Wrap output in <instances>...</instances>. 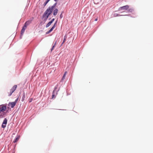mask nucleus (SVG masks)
I'll return each instance as SVG.
<instances>
[{
    "label": "nucleus",
    "mask_w": 153,
    "mask_h": 153,
    "mask_svg": "<svg viewBox=\"0 0 153 153\" xmlns=\"http://www.w3.org/2000/svg\"><path fill=\"white\" fill-rule=\"evenodd\" d=\"M57 22L56 21V22L52 26V27L46 33V34H48L51 33L54 29V28L56 27V24Z\"/></svg>",
    "instance_id": "7"
},
{
    "label": "nucleus",
    "mask_w": 153,
    "mask_h": 153,
    "mask_svg": "<svg viewBox=\"0 0 153 153\" xmlns=\"http://www.w3.org/2000/svg\"><path fill=\"white\" fill-rule=\"evenodd\" d=\"M17 87V85H15L13 86V87L10 90V91L11 92L13 93L16 90Z\"/></svg>",
    "instance_id": "10"
},
{
    "label": "nucleus",
    "mask_w": 153,
    "mask_h": 153,
    "mask_svg": "<svg viewBox=\"0 0 153 153\" xmlns=\"http://www.w3.org/2000/svg\"><path fill=\"white\" fill-rule=\"evenodd\" d=\"M134 11V9L133 8H130L128 10V12H132Z\"/></svg>",
    "instance_id": "20"
},
{
    "label": "nucleus",
    "mask_w": 153,
    "mask_h": 153,
    "mask_svg": "<svg viewBox=\"0 0 153 153\" xmlns=\"http://www.w3.org/2000/svg\"><path fill=\"white\" fill-rule=\"evenodd\" d=\"M18 100V98H17L14 102H16V104Z\"/></svg>",
    "instance_id": "26"
},
{
    "label": "nucleus",
    "mask_w": 153,
    "mask_h": 153,
    "mask_svg": "<svg viewBox=\"0 0 153 153\" xmlns=\"http://www.w3.org/2000/svg\"><path fill=\"white\" fill-rule=\"evenodd\" d=\"M56 43V41H55V42L53 44L52 48L51 49V51H52L53 49L55 47Z\"/></svg>",
    "instance_id": "17"
},
{
    "label": "nucleus",
    "mask_w": 153,
    "mask_h": 153,
    "mask_svg": "<svg viewBox=\"0 0 153 153\" xmlns=\"http://www.w3.org/2000/svg\"><path fill=\"white\" fill-rule=\"evenodd\" d=\"M67 36L66 35L64 36V39L63 42L62 43L61 45H63V44L65 42L67 39Z\"/></svg>",
    "instance_id": "19"
},
{
    "label": "nucleus",
    "mask_w": 153,
    "mask_h": 153,
    "mask_svg": "<svg viewBox=\"0 0 153 153\" xmlns=\"http://www.w3.org/2000/svg\"><path fill=\"white\" fill-rule=\"evenodd\" d=\"M33 19V17L32 18V19L31 20L27 21L25 23L24 25V27H27V26L29 25L31 23L32 20Z\"/></svg>",
    "instance_id": "8"
},
{
    "label": "nucleus",
    "mask_w": 153,
    "mask_h": 153,
    "mask_svg": "<svg viewBox=\"0 0 153 153\" xmlns=\"http://www.w3.org/2000/svg\"><path fill=\"white\" fill-rule=\"evenodd\" d=\"M51 19V18H49V20H50V19Z\"/></svg>",
    "instance_id": "31"
},
{
    "label": "nucleus",
    "mask_w": 153,
    "mask_h": 153,
    "mask_svg": "<svg viewBox=\"0 0 153 153\" xmlns=\"http://www.w3.org/2000/svg\"><path fill=\"white\" fill-rule=\"evenodd\" d=\"M16 104V102H10L9 103V104L8 105H10L11 107L12 108H13L14 107V106Z\"/></svg>",
    "instance_id": "11"
},
{
    "label": "nucleus",
    "mask_w": 153,
    "mask_h": 153,
    "mask_svg": "<svg viewBox=\"0 0 153 153\" xmlns=\"http://www.w3.org/2000/svg\"><path fill=\"white\" fill-rule=\"evenodd\" d=\"M58 11V10L57 8H55L53 11V15L54 16H56Z\"/></svg>",
    "instance_id": "13"
},
{
    "label": "nucleus",
    "mask_w": 153,
    "mask_h": 153,
    "mask_svg": "<svg viewBox=\"0 0 153 153\" xmlns=\"http://www.w3.org/2000/svg\"><path fill=\"white\" fill-rule=\"evenodd\" d=\"M55 1L57 2V0H54Z\"/></svg>",
    "instance_id": "29"
},
{
    "label": "nucleus",
    "mask_w": 153,
    "mask_h": 153,
    "mask_svg": "<svg viewBox=\"0 0 153 153\" xmlns=\"http://www.w3.org/2000/svg\"><path fill=\"white\" fill-rule=\"evenodd\" d=\"M64 11H62V13H61L60 14V16H59V18L60 19H61L62 17H63V16H62V14L64 13Z\"/></svg>",
    "instance_id": "23"
},
{
    "label": "nucleus",
    "mask_w": 153,
    "mask_h": 153,
    "mask_svg": "<svg viewBox=\"0 0 153 153\" xmlns=\"http://www.w3.org/2000/svg\"><path fill=\"white\" fill-rule=\"evenodd\" d=\"M57 4V2L55 3L52 6L49 7L47 9V10H49L52 13L54 8L56 6Z\"/></svg>",
    "instance_id": "5"
},
{
    "label": "nucleus",
    "mask_w": 153,
    "mask_h": 153,
    "mask_svg": "<svg viewBox=\"0 0 153 153\" xmlns=\"http://www.w3.org/2000/svg\"><path fill=\"white\" fill-rule=\"evenodd\" d=\"M25 92H24L23 94V95L22 98V100L21 101L22 102H23L25 99Z\"/></svg>",
    "instance_id": "16"
},
{
    "label": "nucleus",
    "mask_w": 153,
    "mask_h": 153,
    "mask_svg": "<svg viewBox=\"0 0 153 153\" xmlns=\"http://www.w3.org/2000/svg\"><path fill=\"white\" fill-rule=\"evenodd\" d=\"M7 120L6 118L4 119V120L1 125V127L4 128L6 127V125L7 123Z\"/></svg>",
    "instance_id": "6"
},
{
    "label": "nucleus",
    "mask_w": 153,
    "mask_h": 153,
    "mask_svg": "<svg viewBox=\"0 0 153 153\" xmlns=\"http://www.w3.org/2000/svg\"><path fill=\"white\" fill-rule=\"evenodd\" d=\"M58 87V85H56L54 87V89L52 92V98H55L56 96L55 95V94H57V92L59 90V89L57 90V89Z\"/></svg>",
    "instance_id": "2"
},
{
    "label": "nucleus",
    "mask_w": 153,
    "mask_h": 153,
    "mask_svg": "<svg viewBox=\"0 0 153 153\" xmlns=\"http://www.w3.org/2000/svg\"><path fill=\"white\" fill-rule=\"evenodd\" d=\"M22 35H21V34L20 36V39H22Z\"/></svg>",
    "instance_id": "27"
},
{
    "label": "nucleus",
    "mask_w": 153,
    "mask_h": 153,
    "mask_svg": "<svg viewBox=\"0 0 153 153\" xmlns=\"http://www.w3.org/2000/svg\"><path fill=\"white\" fill-rule=\"evenodd\" d=\"M7 108V104H2L0 105V111L2 112H4Z\"/></svg>",
    "instance_id": "3"
},
{
    "label": "nucleus",
    "mask_w": 153,
    "mask_h": 153,
    "mask_svg": "<svg viewBox=\"0 0 153 153\" xmlns=\"http://www.w3.org/2000/svg\"><path fill=\"white\" fill-rule=\"evenodd\" d=\"M13 93V92H11L10 91V93L8 95V96H10L12 95V94Z\"/></svg>",
    "instance_id": "24"
},
{
    "label": "nucleus",
    "mask_w": 153,
    "mask_h": 153,
    "mask_svg": "<svg viewBox=\"0 0 153 153\" xmlns=\"http://www.w3.org/2000/svg\"><path fill=\"white\" fill-rule=\"evenodd\" d=\"M54 19L53 18L52 19V20L50 21L52 23L54 21Z\"/></svg>",
    "instance_id": "25"
},
{
    "label": "nucleus",
    "mask_w": 153,
    "mask_h": 153,
    "mask_svg": "<svg viewBox=\"0 0 153 153\" xmlns=\"http://www.w3.org/2000/svg\"><path fill=\"white\" fill-rule=\"evenodd\" d=\"M48 1V2L50 0H47Z\"/></svg>",
    "instance_id": "30"
},
{
    "label": "nucleus",
    "mask_w": 153,
    "mask_h": 153,
    "mask_svg": "<svg viewBox=\"0 0 153 153\" xmlns=\"http://www.w3.org/2000/svg\"><path fill=\"white\" fill-rule=\"evenodd\" d=\"M97 19H96L95 20V21H97Z\"/></svg>",
    "instance_id": "28"
},
{
    "label": "nucleus",
    "mask_w": 153,
    "mask_h": 153,
    "mask_svg": "<svg viewBox=\"0 0 153 153\" xmlns=\"http://www.w3.org/2000/svg\"><path fill=\"white\" fill-rule=\"evenodd\" d=\"M66 73H67V72L66 71H65L64 74V75L61 79V81H62L63 80L65 79V75L66 74Z\"/></svg>",
    "instance_id": "18"
},
{
    "label": "nucleus",
    "mask_w": 153,
    "mask_h": 153,
    "mask_svg": "<svg viewBox=\"0 0 153 153\" xmlns=\"http://www.w3.org/2000/svg\"><path fill=\"white\" fill-rule=\"evenodd\" d=\"M52 23L50 21L46 25V28L49 27L51 24Z\"/></svg>",
    "instance_id": "21"
},
{
    "label": "nucleus",
    "mask_w": 153,
    "mask_h": 153,
    "mask_svg": "<svg viewBox=\"0 0 153 153\" xmlns=\"http://www.w3.org/2000/svg\"><path fill=\"white\" fill-rule=\"evenodd\" d=\"M49 2L47 0L44 3V4H43V5L44 7L47 4L48 2Z\"/></svg>",
    "instance_id": "22"
},
{
    "label": "nucleus",
    "mask_w": 153,
    "mask_h": 153,
    "mask_svg": "<svg viewBox=\"0 0 153 153\" xmlns=\"http://www.w3.org/2000/svg\"><path fill=\"white\" fill-rule=\"evenodd\" d=\"M20 137V136H17L16 137L14 140L13 141V142L14 143L16 142L19 139Z\"/></svg>",
    "instance_id": "15"
},
{
    "label": "nucleus",
    "mask_w": 153,
    "mask_h": 153,
    "mask_svg": "<svg viewBox=\"0 0 153 153\" xmlns=\"http://www.w3.org/2000/svg\"><path fill=\"white\" fill-rule=\"evenodd\" d=\"M8 112L7 110L6 112H2L0 114V118H3L5 117V115L6 114V113Z\"/></svg>",
    "instance_id": "9"
},
{
    "label": "nucleus",
    "mask_w": 153,
    "mask_h": 153,
    "mask_svg": "<svg viewBox=\"0 0 153 153\" xmlns=\"http://www.w3.org/2000/svg\"><path fill=\"white\" fill-rule=\"evenodd\" d=\"M129 6L128 5H125L119 8L118 10L119 11L121 10H127L129 8Z\"/></svg>",
    "instance_id": "4"
},
{
    "label": "nucleus",
    "mask_w": 153,
    "mask_h": 153,
    "mask_svg": "<svg viewBox=\"0 0 153 153\" xmlns=\"http://www.w3.org/2000/svg\"><path fill=\"white\" fill-rule=\"evenodd\" d=\"M26 27H24V26H23L21 30V35H23L26 29Z\"/></svg>",
    "instance_id": "12"
},
{
    "label": "nucleus",
    "mask_w": 153,
    "mask_h": 153,
    "mask_svg": "<svg viewBox=\"0 0 153 153\" xmlns=\"http://www.w3.org/2000/svg\"><path fill=\"white\" fill-rule=\"evenodd\" d=\"M51 13L52 12L48 10H46L42 15V17L44 18V20L45 21H46L47 20L49 16Z\"/></svg>",
    "instance_id": "1"
},
{
    "label": "nucleus",
    "mask_w": 153,
    "mask_h": 153,
    "mask_svg": "<svg viewBox=\"0 0 153 153\" xmlns=\"http://www.w3.org/2000/svg\"><path fill=\"white\" fill-rule=\"evenodd\" d=\"M130 16L131 17H132V16H131L130 15H120L119 14H118L117 13L114 14V17H117V16Z\"/></svg>",
    "instance_id": "14"
}]
</instances>
